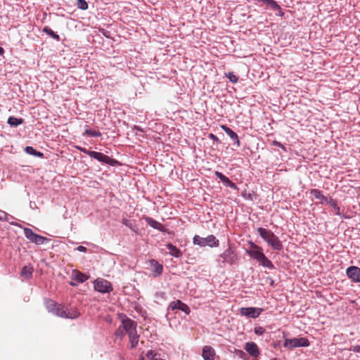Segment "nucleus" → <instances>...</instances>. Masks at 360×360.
Masks as SVG:
<instances>
[{
    "mask_svg": "<svg viewBox=\"0 0 360 360\" xmlns=\"http://www.w3.org/2000/svg\"><path fill=\"white\" fill-rule=\"evenodd\" d=\"M46 309L56 316L66 319H76L79 316V312L73 308H65V306L57 302L49 300L46 302Z\"/></svg>",
    "mask_w": 360,
    "mask_h": 360,
    "instance_id": "nucleus-1",
    "label": "nucleus"
},
{
    "mask_svg": "<svg viewBox=\"0 0 360 360\" xmlns=\"http://www.w3.org/2000/svg\"><path fill=\"white\" fill-rule=\"evenodd\" d=\"M257 233L274 250H281L283 249L282 242L271 231L259 227L257 229Z\"/></svg>",
    "mask_w": 360,
    "mask_h": 360,
    "instance_id": "nucleus-2",
    "label": "nucleus"
},
{
    "mask_svg": "<svg viewBox=\"0 0 360 360\" xmlns=\"http://www.w3.org/2000/svg\"><path fill=\"white\" fill-rule=\"evenodd\" d=\"M75 148L78 150L88 155L91 158H94V159L97 160L100 162L110 165L111 166H115V165H118L120 164L117 160L110 158V157H108V155H106L102 153L89 150L86 148H83L82 146H75Z\"/></svg>",
    "mask_w": 360,
    "mask_h": 360,
    "instance_id": "nucleus-3",
    "label": "nucleus"
},
{
    "mask_svg": "<svg viewBox=\"0 0 360 360\" xmlns=\"http://www.w3.org/2000/svg\"><path fill=\"white\" fill-rule=\"evenodd\" d=\"M136 321L127 317L126 316L121 321V325L117 328L115 335L117 338L122 340L125 335H128L129 331L132 328Z\"/></svg>",
    "mask_w": 360,
    "mask_h": 360,
    "instance_id": "nucleus-4",
    "label": "nucleus"
},
{
    "mask_svg": "<svg viewBox=\"0 0 360 360\" xmlns=\"http://www.w3.org/2000/svg\"><path fill=\"white\" fill-rule=\"evenodd\" d=\"M193 243L194 245H199L200 247H205L208 245L211 248L218 247L219 245V241L214 235H209L206 238H202L198 235H195L193 237Z\"/></svg>",
    "mask_w": 360,
    "mask_h": 360,
    "instance_id": "nucleus-5",
    "label": "nucleus"
},
{
    "mask_svg": "<svg viewBox=\"0 0 360 360\" xmlns=\"http://www.w3.org/2000/svg\"><path fill=\"white\" fill-rule=\"evenodd\" d=\"M309 340L306 338H286L283 342V347L289 349L297 347H306L309 346Z\"/></svg>",
    "mask_w": 360,
    "mask_h": 360,
    "instance_id": "nucleus-6",
    "label": "nucleus"
},
{
    "mask_svg": "<svg viewBox=\"0 0 360 360\" xmlns=\"http://www.w3.org/2000/svg\"><path fill=\"white\" fill-rule=\"evenodd\" d=\"M23 231L25 238L28 239L30 242L35 243L37 245H42L46 243H48L50 240V239L46 237L34 233L31 229L24 228Z\"/></svg>",
    "mask_w": 360,
    "mask_h": 360,
    "instance_id": "nucleus-7",
    "label": "nucleus"
},
{
    "mask_svg": "<svg viewBox=\"0 0 360 360\" xmlns=\"http://www.w3.org/2000/svg\"><path fill=\"white\" fill-rule=\"evenodd\" d=\"M219 257L222 260L218 259V262H221L222 264L227 263L230 265L236 264L238 260L237 253L230 246L219 255Z\"/></svg>",
    "mask_w": 360,
    "mask_h": 360,
    "instance_id": "nucleus-8",
    "label": "nucleus"
},
{
    "mask_svg": "<svg viewBox=\"0 0 360 360\" xmlns=\"http://www.w3.org/2000/svg\"><path fill=\"white\" fill-rule=\"evenodd\" d=\"M95 290L101 293H109L112 291L113 288L111 283L103 278H97L94 282Z\"/></svg>",
    "mask_w": 360,
    "mask_h": 360,
    "instance_id": "nucleus-9",
    "label": "nucleus"
},
{
    "mask_svg": "<svg viewBox=\"0 0 360 360\" xmlns=\"http://www.w3.org/2000/svg\"><path fill=\"white\" fill-rule=\"evenodd\" d=\"M239 311L241 316H246L247 318L256 319L259 317L264 309L257 307H241Z\"/></svg>",
    "mask_w": 360,
    "mask_h": 360,
    "instance_id": "nucleus-10",
    "label": "nucleus"
},
{
    "mask_svg": "<svg viewBox=\"0 0 360 360\" xmlns=\"http://www.w3.org/2000/svg\"><path fill=\"white\" fill-rule=\"evenodd\" d=\"M249 244L250 248L248 249H246L245 252L252 259L257 260V259L259 258L261 255L264 253L263 249L262 247L259 246L258 245L255 244L252 241H250Z\"/></svg>",
    "mask_w": 360,
    "mask_h": 360,
    "instance_id": "nucleus-11",
    "label": "nucleus"
},
{
    "mask_svg": "<svg viewBox=\"0 0 360 360\" xmlns=\"http://www.w3.org/2000/svg\"><path fill=\"white\" fill-rule=\"evenodd\" d=\"M347 277L354 283H360V268L350 266L346 270Z\"/></svg>",
    "mask_w": 360,
    "mask_h": 360,
    "instance_id": "nucleus-12",
    "label": "nucleus"
},
{
    "mask_svg": "<svg viewBox=\"0 0 360 360\" xmlns=\"http://www.w3.org/2000/svg\"><path fill=\"white\" fill-rule=\"evenodd\" d=\"M136 328L137 323L136 322L132 328L130 330V331H129V333L127 335L129 340L130 349L135 348L139 343V335H138L137 333Z\"/></svg>",
    "mask_w": 360,
    "mask_h": 360,
    "instance_id": "nucleus-13",
    "label": "nucleus"
},
{
    "mask_svg": "<svg viewBox=\"0 0 360 360\" xmlns=\"http://www.w3.org/2000/svg\"><path fill=\"white\" fill-rule=\"evenodd\" d=\"M168 309L174 311L176 309L181 310L184 311L186 314H189L191 312L190 308L188 306L182 302L181 300H178L176 301L172 302L168 307Z\"/></svg>",
    "mask_w": 360,
    "mask_h": 360,
    "instance_id": "nucleus-14",
    "label": "nucleus"
},
{
    "mask_svg": "<svg viewBox=\"0 0 360 360\" xmlns=\"http://www.w3.org/2000/svg\"><path fill=\"white\" fill-rule=\"evenodd\" d=\"M214 174L217 179H219L225 186L229 187L233 190H238L237 185L232 182L227 176H226L224 174L220 172L216 171Z\"/></svg>",
    "mask_w": 360,
    "mask_h": 360,
    "instance_id": "nucleus-15",
    "label": "nucleus"
},
{
    "mask_svg": "<svg viewBox=\"0 0 360 360\" xmlns=\"http://www.w3.org/2000/svg\"><path fill=\"white\" fill-rule=\"evenodd\" d=\"M143 219L150 227L157 229L161 232H167V230L165 227V226L160 224V222L157 221L154 219L148 216H143Z\"/></svg>",
    "mask_w": 360,
    "mask_h": 360,
    "instance_id": "nucleus-16",
    "label": "nucleus"
},
{
    "mask_svg": "<svg viewBox=\"0 0 360 360\" xmlns=\"http://www.w3.org/2000/svg\"><path fill=\"white\" fill-rule=\"evenodd\" d=\"M245 349L253 357H257L259 355L258 346L253 342H247L245 345Z\"/></svg>",
    "mask_w": 360,
    "mask_h": 360,
    "instance_id": "nucleus-17",
    "label": "nucleus"
},
{
    "mask_svg": "<svg viewBox=\"0 0 360 360\" xmlns=\"http://www.w3.org/2000/svg\"><path fill=\"white\" fill-rule=\"evenodd\" d=\"M149 263L151 266V271H153L154 277L159 276L162 274L163 266L159 264L155 259H150Z\"/></svg>",
    "mask_w": 360,
    "mask_h": 360,
    "instance_id": "nucleus-18",
    "label": "nucleus"
},
{
    "mask_svg": "<svg viewBox=\"0 0 360 360\" xmlns=\"http://www.w3.org/2000/svg\"><path fill=\"white\" fill-rule=\"evenodd\" d=\"M202 356L204 360H214L215 350L211 346L206 345L202 349Z\"/></svg>",
    "mask_w": 360,
    "mask_h": 360,
    "instance_id": "nucleus-19",
    "label": "nucleus"
},
{
    "mask_svg": "<svg viewBox=\"0 0 360 360\" xmlns=\"http://www.w3.org/2000/svg\"><path fill=\"white\" fill-rule=\"evenodd\" d=\"M221 129L231 138V139L236 144L237 147L240 146L239 138L236 132L226 125H222Z\"/></svg>",
    "mask_w": 360,
    "mask_h": 360,
    "instance_id": "nucleus-20",
    "label": "nucleus"
},
{
    "mask_svg": "<svg viewBox=\"0 0 360 360\" xmlns=\"http://www.w3.org/2000/svg\"><path fill=\"white\" fill-rule=\"evenodd\" d=\"M259 265L268 268L269 269H274L275 266L274 264L269 260L264 253L261 255L259 259H257Z\"/></svg>",
    "mask_w": 360,
    "mask_h": 360,
    "instance_id": "nucleus-21",
    "label": "nucleus"
},
{
    "mask_svg": "<svg viewBox=\"0 0 360 360\" xmlns=\"http://www.w3.org/2000/svg\"><path fill=\"white\" fill-rule=\"evenodd\" d=\"M72 278L77 281L78 283H84L89 279V276L75 269L72 272Z\"/></svg>",
    "mask_w": 360,
    "mask_h": 360,
    "instance_id": "nucleus-22",
    "label": "nucleus"
},
{
    "mask_svg": "<svg viewBox=\"0 0 360 360\" xmlns=\"http://www.w3.org/2000/svg\"><path fill=\"white\" fill-rule=\"evenodd\" d=\"M310 194L312 195L314 198H316L318 200H321V203H327V201L329 200L328 198L324 196L322 193V191H321L319 189H311L310 190Z\"/></svg>",
    "mask_w": 360,
    "mask_h": 360,
    "instance_id": "nucleus-23",
    "label": "nucleus"
},
{
    "mask_svg": "<svg viewBox=\"0 0 360 360\" xmlns=\"http://www.w3.org/2000/svg\"><path fill=\"white\" fill-rule=\"evenodd\" d=\"M166 247H167V249L168 250H169V254L174 257H180L182 255V252H181V250L177 248L175 245H174L173 244L169 243L166 245Z\"/></svg>",
    "mask_w": 360,
    "mask_h": 360,
    "instance_id": "nucleus-24",
    "label": "nucleus"
},
{
    "mask_svg": "<svg viewBox=\"0 0 360 360\" xmlns=\"http://www.w3.org/2000/svg\"><path fill=\"white\" fill-rule=\"evenodd\" d=\"M327 204H329L335 211V214L341 216L344 219H349V217L342 215V213L340 212V208L338 205V202L336 200H333V198H329V200L327 201Z\"/></svg>",
    "mask_w": 360,
    "mask_h": 360,
    "instance_id": "nucleus-25",
    "label": "nucleus"
},
{
    "mask_svg": "<svg viewBox=\"0 0 360 360\" xmlns=\"http://www.w3.org/2000/svg\"><path fill=\"white\" fill-rule=\"evenodd\" d=\"M23 122H24V120H23L22 118H17V117H13V116L9 117L8 119V121H7V123L11 127H15L20 125Z\"/></svg>",
    "mask_w": 360,
    "mask_h": 360,
    "instance_id": "nucleus-26",
    "label": "nucleus"
},
{
    "mask_svg": "<svg viewBox=\"0 0 360 360\" xmlns=\"http://www.w3.org/2000/svg\"><path fill=\"white\" fill-rule=\"evenodd\" d=\"M146 357L149 360H165V359L161 358L160 354H159V353H158V352H156L155 351H153V350L148 351L147 353H146Z\"/></svg>",
    "mask_w": 360,
    "mask_h": 360,
    "instance_id": "nucleus-27",
    "label": "nucleus"
},
{
    "mask_svg": "<svg viewBox=\"0 0 360 360\" xmlns=\"http://www.w3.org/2000/svg\"><path fill=\"white\" fill-rule=\"evenodd\" d=\"M42 31H43V32L46 33L51 38L56 39V41H58L60 40L59 35L57 34L56 33H55L49 27H48V26L44 27L43 28Z\"/></svg>",
    "mask_w": 360,
    "mask_h": 360,
    "instance_id": "nucleus-28",
    "label": "nucleus"
},
{
    "mask_svg": "<svg viewBox=\"0 0 360 360\" xmlns=\"http://www.w3.org/2000/svg\"><path fill=\"white\" fill-rule=\"evenodd\" d=\"M259 1H262L269 5L274 11H280L281 10V7L278 4V3L274 0H258Z\"/></svg>",
    "mask_w": 360,
    "mask_h": 360,
    "instance_id": "nucleus-29",
    "label": "nucleus"
},
{
    "mask_svg": "<svg viewBox=\"0 0 360 360\" xmlns=\"http://www.w3.org/2000/svg\"><path fill=\"white\" fill-rule=\"evenodd\" d=\"M83 135H86L90 137H100L102 134L99 131L92 130L86 127Z\"/></svg>",
    "mask_w": 360,
    "mask_h": 360,
    "instance_id": "nucleus-30",
    "label": "nucleus"
},
{
    "mask_svg": "<svg viewBox=\"0 0 360 360\" xmlns=\"http://www.w3.org/2000/svg\"><path fill=\"white\" fill-rule=\"evenodd\" d=\"M32 271L30 268L27 266H24L21 271V275L25 276L26 278H28L32 276Z\"/></svg>",
    "mask_w": 360,
    "mask_h": 360,
    "instance_id": "nucleus-31",
    "label": "nucleus"
},
{
    "mask_svg": "<svg viewBox=\"0 0 360 360\" xmlns=\"http://www.w3.org/2000/svg\"><path fill=\"white\" fill-rule=\"evenodd\" d=\"M77 6L78 8L85 11L88 8V4L85 0H77Z\"/></svg>",
    "mask_w": 360,
    "mask_h": 360,
    "instance_id": "nucleus-32",
    "label": "nucleus"
},
{
    "mask_svg": "<svg viewBox=\"0 0 360 360\" xmlns=\"http://www.w3.org/2000/svg\"><path fill=\"white\" fill-rule=\"evenodd\" d=\"M226 77L233 84H236L238 81V77L233 72H228L227 74H226Z\"/></svg>",
    "mask_w": 360,
    "mask_h": 360,
    "instance_id": "nucleus-33",
    "label": "nucleus"
},
{
    "mask_svg": "<svg viewBox=\"0 0 360 360\" xmlns=\"http://www.w3.org/2000/svg\"><path fill=\"white\" fill-rule=\"evenodd\" d=\"M37 150L32 146H26L25 148V152L29 155H32L34 156L35 152Z\"/></svg>",
    "mask_w": 360,
    "mask_h": 360,
    "instance_id": "nucleus-34",
    "label": "nucleus"
},
{
    "mask_svg": "<svg viewBox=\"0 0 360 360\" xmlns=\"http://www.w3.org/2000/svg\"><path fill=\"white\" fill-rule=\"evenodd\" d=\"M255 333L257 335H261L265 333V329L262 326L255 327Z\"/></svg>",
    "mask_w": 360,
    "mask_h": 360,
    "instance_id": "nucleus-35",
    "label": "nucleus"
},
{
    "mask_svg": "<svg viewBox=\"0 0 360 360\" xmlns=\"http://www.w3.org/2000/svg\"><path fill=\"white\" fill-rule=\"evenodd\" d=\"M7 216H8V214L3 211V210H0V221H6L7 220Z\"/></svg>",
    "mask_w": 360,
    "mask_h": 360,
    "instance_id": "nucleus-36",
    "label": "nucleus"
},
{
    "mask_svg": "<svg viewBox=\"0 0 360 360\" xmlns=\"http://www.w3.org/2000/svg\"><path fill=\"white\" fill-rule=\"evenodd\" d=\"M350 351L356 353H360V345H353L349 349Z\"/></svg>",
    "mask_w": 360,
    "mask_h": 360,
    "instance_id": "nucleus-37",
    "label": "nucleus"
},
{
    "mask_svg": "<svg viewBox=\"0 0 360 360\" xmlns=\"http://www.w3.org/2000/svg\"><path fill=\"white\" fill-rule=\"evenodd\" d=\"M272 145L274 146L280 147V148H281L285 151L286 150L285 147L281 143H280L279 141H274L272 142Z\"/></svg>",
    "mask_w": 360,
    "mask_h": 360,
    "instance_id": "nucleus-38",
    "label": "nucleus"
},
{
    "mask_svg": "<svg viewBox=\"0 0 360 360\" xmlns=\"http://www.w3.org/2000/svg\"><path fill=\"white\" fill-rule=\"evenodd\" d=\"M122 224L126 225L127 226L129 227V228H131V223L129 220L127 219H122Z\"/></svg>",
    "mask_w": 360,
    "mask_h": 360,
    "instance_id": "nucleus-39",
    "label": "nucleus"
},
{
    "mask_svg": "<svg viewBox=\"0 0 360 360\" xmlns=\"http://www.w3.org/2000/svg\"><path fill=\"white\" fill-rule=\"evenodd\" d=\"M77 250L82 252H86L87 251V248L84 246L79 245L76 248Z\"/></svg>",
    "mask_w": 360,
    "mask_h": 360,
    "instance_id": "nucleus-40",
    "label": "nucleus"
},
{
    "mask_svg": "<svg viewBox=\"0 0 360 360\" xmlns=\"http://www.w3.org/2000/svg\"><path fill=\"white\" fill-rule=\"evenodd\" d=\"M34 157H37V158H43L44 157V153L40 152V151H36L34 155Z\"/></svg>",
    "mask_w": 360,
    "mask_h": 360,
    "instance_id": "nucleus-41",
    "label": "nucleus"
},
{
    "mask_svg": "<svg viewBox=\"0 0 360 360\" xmlns=\"http://www.w3.org/2000/svg\"><path fill=\"white\" fill-rule=\"evenodd\" d=\"M209 136H210V138L211 139H212L214 141H219L218 137L217 136H215L214 134H210Z\"/></svg>",
    "mask_w": 360,
    "mask_h": 360,
    "instance_id": "nucleus-42",
    "label": "nucleus"
},
{
    "mask_svg": "<svg viewBox=\"0 0 360 360\" xmlns=\"http://www.w3.org/2000/svg\"><path fill=\"white\" fill-rule=\"evenodd\" d=\"M239 353H240V357H241V358H243V356H246V354L241 350L239 351Z\"/></svg>",
    "mask_w": 360,
    "mask_h": 360,
    "instance_id": "nucleus-43",
    "label": "nucleus"
},
{
    "mask_svg": "<svg viewBox=\"0 0 360 360\" xmlns=\"http://www.w3.org/2000/svg\"><path fill=\"white\" fill-rule=\"evenodd\" d=\"M70 285L72 286H77V283L74 281H70Z\"/></svg>",
    "mask_w": 360,
    "mask_h": 360,
    "instance_id": "nucleus-44",
    "label": "nucleus"
},
{
    "mask_svg": "<svg viewBox=\"0 0 360 360\" xmlns=\"http://www.w3.org/2000/svg\"><path fill=\"white\" fill-rule=\"evenodd\" d=\"M4 53V50L2 47L0 46V56H2Z\"/></svg>",
    "mask_w": 360,
    "mask_h": 360,
    "instance_id": "nucleus-45",
    "label": "nucleus"
},
{
    "mask_svg": "<svg viewBox=\"0 0 360 360\" xmlns=\"http://www.w3.org/2000/svg\"><path fill=\"white\" fill-rule=\"evenodd\" d=\"M279 11V14H278V15H280V16H283V15H284V13H283L281 10H280V11Z\"/></svg>",
    "mask_w": 360,
    "mask_h": 360,
    "instance_id": "nucleus-46",
    "label": "nucleus"
},
{
    "mask_svg": "<svg viewBox=\"0 0 360 360\" xmlns=\"http://www.w3.org/2000/svg\"><path fill=\"white\" fill-rule=\"evenodd\" d=\"M103 34L106 37H108V35L107 34L106 32H103Z\"/></svg>",
    "mask_w": 360,
    "mask_h": 360,
    "instance_id": "nucleus-47",
    "label": "nucleus"
},
{
    "mask_svg": "<svg viewBox=\"0 0 360 360\" xmlns=\"http://www.w3.org/2000/svg\"><path fill=\"white\" fill-rule=\"evenodd\" d=\"M274 283V281L271 279V284L272 285Z\"/></svg>",
    "mask_w": 360,
    "mask_h": 360,
    "instance_id": "nucleus-48",
    "label": "nucleus"
}]
</instances>
